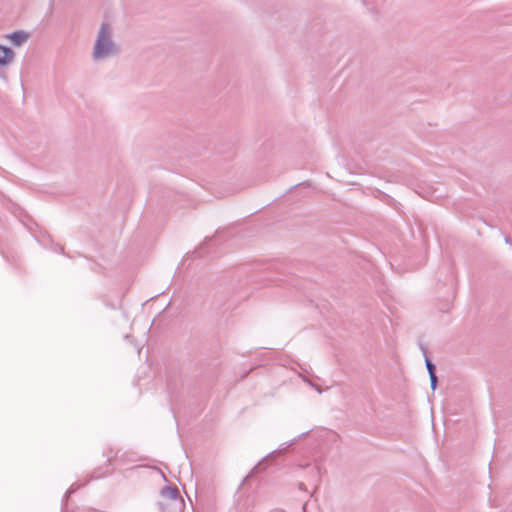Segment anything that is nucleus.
<instances>
[{
  "instance_id": "1",
  "label": "nucleus",
  "mask_w": 512,
  "mask_h": 512,
  "mask_svg": "<svg viewBox=\"0 0 512 512\" xmlns=\"http://www.w3.org/2000/svg\"><path fill=\"white\" fill-rule=\"evenodd\" d=\"M120 54V46L114 39V29L109 23H102L97 31L92 49V60L100 62Z\"/></svg>"
},
{
  "instance_id": "2",
  "label": "nucleus",
  "mask_w": 512,
  "mask_h": 512,
  "mask_svg": "<svg viewBox=\"0 0 512 512\" xmlns=\"http://www.w3.org/2000/svg\"><path fill=\"white\" fill-rule=\"evenodd\" d=\"M15 53L12 49L0 45V66L5 67L14 61Z\"/></svg>"
},
{
  "instance_id": "3",
  "label": "nucleus",
  "mask_w": 512,
  "mask_h": 512,
  "mask_svg": "<svg viewBox=\"0 0 512 512\" xmlns=\"http://www.w3.org/2000/svg\"><path fill=\"white\" fill-rule=\"evenodd\" d=\"M7 38L11 41L13 45L21 46L28 40L29 34L24 31H16L7 35Z\"/></svg>"
},
{
  "instance_id": "4",
  "label": "nucleus",
  "mask_w": 512,
  "mask_h": 512,
  "mask_svg": "<svg viewBox=\"0 0 512 512\" xmlns=\"http://www.w3.org/2000/svg\"><path fill=\"white\" fill-rule=\"evenodd\" d=\"M161 495L170 500H177L179 498V490L176 487L166 486L161 490Z\"/></svg>"
},
{
  "instance_id": "5",
  "label": "nucleus",
  "mask_w": 512,
  "mask_h": 512,
  "mask_svg": "<svg viewBox=\"0 0 512 512\" xmlns=\"http://www.w3.org/2000/svg\"><path fill=\"white\" fill-rule=\"evenodd\" d=\"M429 377H430V382H431V388H432V390H435L436 385H437V377L435 375V372H431Z\"/></svg>"
},
{
  "instance_id": "6",
  "label": "nucleus",
  "mask_w": 512,
  "mask_h": 512,
  "mask_svg": "<svg viewBox=\"0 0 512 512\" xmlns=\"http://www.w3.org/2000/svg\"><path fill=\"white\" fill-rule=\"evenodd\" d=\"M425 362L429 375L431 372H435V366L428 358H426Z\"/></svg>"
},
{
  "instance_id": "7",
  "label": "nucleus",
  "mask_w": 512,
  "mask_h": 512,
  "mask_svg": "<svg viewBox=\"0 0 512 512\" xmlns=\"http://www.w3.org/2000/svg\"><path fill=\"white\" fill-rule=\"evenodd\" d=\"M313 387L319 392V393H322V389L317 386V385H313Z\"/></svg>"
}]
</instances>
